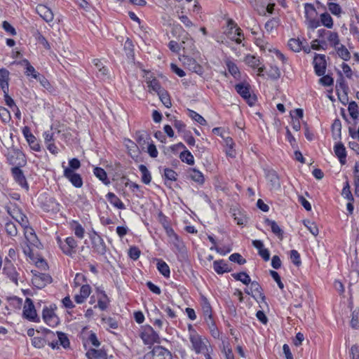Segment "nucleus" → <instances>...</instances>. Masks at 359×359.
I'll use <instances>...</instances> for the list:
<instances>
[{"label":"nucleus","instance_id":"f257e3e1","mask_svg":"<svg viewBox=\"0 0 359 359\" xmlns=\"http://www.w3.org/2000/svg\"><path fill=\"white\" fill-rule=\"evenodd\" d=\"M226 39L241 44L244 39L243 30L238 26L237 23L232 19H229L226 22V27L224 31Z\"/></svg>","mask_w":359,"mask_h":359},{"label":"nucleus","instance_id":"f03ea898","mask_svg":"<svg viewBox=\"0 0 359 359\" xmlns=\"http://www.w3.org/2000/svg\"><path fill=\"white\" fill-rule=\"evenodd\" d=\"M56 242L60 249L65 255L73 257L76 253L78 242L73 236H68L65 239L57 236Z\"/></svg>","mask_w":359,"mask_h":359},{"label":"nucleus","instance_id":"7ed1b4c3","mask_svg":"<svg viewBox=\"0 0 359 359\" xmlns=\"http://www.w3.org/2000/svg\"><path fill=\"white\" fill-rule=\"evenodd\" d=\"M317 15V11L312 4H304L305 24L308 29L314 30L320 27V21Z\"/></svg>","mask_w":359,"mask_h":359},{"label":"nucleus","instance_id":"20e7f679","mask_svg":"<svg viewBox=\"0 0 359 359\" xmlns=\"http://www.w3.org/2000/svg\"><path fill=\"white\" fill-rule=\"evenodd\" d=\"M189 340L191 344V349L196 353L199 354L208 351L209 341L206 338L202 337L196 332H192V334L189 336Z\"/></svg>","mask_w":359,"mask_h":359},{"label":"nucleus","instance_id":"39448f33","mask_svg":"<svg viewBox=\"0 0 359 359\" xmlns=\"http://www.w3.org/2000/svg\"><path fill=\"white\" fill-rule=\"evenodd\" d=\"M22 317L25 319L33 323H39L41 321L39 316L37 315L36 311L33 301L27 297L25 300L23 306Z\"/></svg>","mask_w":359,"mask_h":359},{"label":"nucleus","instance_id":"423d86ee","mask_svg":"<svg viewBox=\"0 0 359 359\" xmlns=\"http://www.w3.org/2000/svg\"><path fill=\"white\" fill-rule=\"evenodd\" d=\"M81 166L80 161L76 158L70 159L68 162V165L64 167V176L68 180H82L81 176L76 173L75 171Z\"/></svg>","mask_w":359,"mask_h":359},{"label":"nucleus","instance_id":"0eeeda50","mask_svg":"<svg viewBox=\"0 0 359 359\" xmlns=\"http://www.w3.org/2000/svg\"><path fill=\"white\" fill-rule=\"evenodd\" d=\"M140 336L146 345H152L155 343L160 342L158 334L150 325L144 326Z\"/></svg>","mask_w":359,"mask_h":359},{"label":"nucleus","instance_id":"6e6552de","mask_svg":"<svg viewBox=\"0 0 359 359\" xmlns=\"http://www.w3.org/2000/svg\"><path fill=\"white\" fill-rule=\"evenodd\" d=\"M38 201L45 212L55 213L60 211V204L54 198H47L46 194H41Z\"/></svg>","mask_w":359,"mask_h":359},{"label":"nucleus","instance_id":"1a4fd4ad","mask_svg":"<svg viewBox=\"0 0 359 359\" xmlns=\"http://www.w3.org/2000/svg\"><path fill=\"white\" fill-rule=\"evenodd\" d=\"M236 92L247 102L250 106H252L256 97L250 93V86L248 83H239L235 86Z\"/></svg>","mask_w":359,"mask_h":359},{"label":"nucleus","instance_id":"9d476101","mask_svg":"<svg viewBox=\"0 0 359 359\" xmlns=\"http://www.w3.org/2000/svg\"><path fill=\"white\" fill-rule=\"evenodd\" d=\"M3 273L6 276L9 280L15 285H18V280L20 279V274L17 271L16 268L12 263L11 260L6 257L4 260V266L3 268Z\"/></svg>","mask_w":359,"mask_h":359},{"label":"nucleus","instance_id":"9b49d317","mask_svg":"<svg viewBox=\"0 0 359 359\" xmlns=\"http://www.w3.org/2000/svg\"><path fill=\"white\" fill-rule=\"evenodd\" d=\"M92 248L93 252L104 255L107 252L106 244L102 238L98 235L96 232H94L90 236Z\"/></svg>","mask_w":359,"mask_h":359},{"label":"nucleus","instance_id":"f8f14e48","mask_svg":"<svg viewBox=\"0 0 359 359\" xmlns=\"http://www.w3.org/2000/svg\"><path fill=\"white\" fill-rule=\"evenodd\" d=\"M244 62L248 67L252 69H257V75L263 76V73L264 72V66L262 65L261 60L259 57L254 55L248 54L244 57Z\"/></svg>","mask_w":359,"mask_h":359},{"label":"nucleus","instance_id":"ddd939ff","mask_svg":"<svg viewBox=\"0 0 359 359\" xmlns=\"http://www.w3.org/2000/svg\"><path fill=\"white\" fill-rule=\"evenodd\" d=\"M144 359H170V353L164 347L156 346L144 355Z\"/></svg>","mask_w":359,"mask_h":359},{"label":"nucleus","instance_id":"4468645a","mask_svg":"<svg viewBox=\"0 0 359 359\" xmlns=\"http://www.w3.org/2000/svg\"><path fill=\"white\" fill-rule=\"evenodd\" d=\"M42 318L43 321L50 327H55L58 325L60 320L54 312L53 309L44 307L42 311Z\"/></svg>","mask_w":359,"mask_h":359},{"label":"nucleus","instance_id":"2eb2a0df","mask_svg":"<svg viewBox=\"0 0 359 359\" xmlns=\"http://www.w3.org/2000/svg\"><path fill=\"white\" fill-rule=\"evenodd\" d=\"M339 78L336 81V92L340 100L342 98L347 100L348 86L341 72H339Z\"/></svg>","mask_w":359,"mask_h":359},{"label":"nucleus","instance_id":"dca6fc26","mask_svg":"<svg viewBox=\"0 0 359 359\" xmlns=\"http://www.w3.org/2000/svg\"><path fill=\"white\" fill-rule=\"evenodd\" d=\"M315 73L317 76H323L325 73L327 62L325 55H316L313 60Z\"/></svg>","mask_w":359,"mask_h":359},{"label":"nucleus","instance_id":"f3484780","mask_svg":"<svg viewBox=\"0 0 359 359\" xmlns=\"http://www.w3.org/2000/svg\"><path fill=\"white\" fill-rule=\"evenodd\" d=\"M36 12L47 23L53 22L54 19L53 12L44 4H38L36 7Z\"/></svg>","mask_w":359,"mask_h":359},{"label":"nucleus","instance_id":"a211bd4d","mask_svg":"<svg viewBox=\"0 0 359 359\" xmlns=\"http://www.w3.org/2000/svg\"><path fill=\"white\" fill-rule=\"evenodd\" d=\"M7 159L10 164L13 165L23 166L26 163L25 155L19 151H14L8 154Z\"/></svg>","mask_w":359,"mask_h":359},{"label":"nucleus","instance_id":"6ab92c4d","mask_svg":"<svg viewBox=\"0 0 359 359\" xmlns=\"http://www.w3.org/2000/svg\"><path fill=\"white\" fill-rule=\"evenodd\" d=\"M183 64L186 67H187V68L190 71H191L198 75H202L203 74V67L193 57H191L189 56L184 57Z\"/></svg>","mask_w":359,"mask_h":359},{"label":"nucleus","instance_id":"aec40b11","mask_svg":"<svg viewBox=\"0 0 359 359\" xmlns=\"http://www.w3.org/2000/svg\"><path fill=\"white\" fill-rule=\"evenodd\" d=\"M10 72L2 67L0 69V88L3 93L9 90Z\"/></svg>","mask_w":359,"mask_h":359},{"label":"nucleus","instance_id":"412c9836","mask_svg":"<svg viewBox=\"0 0 359 359\" xmlns=\"http://www.w3.org/2000/svg\"><path fill=\"white\" fill-rule=\"evenodd\" d=\"M24 234L27 241L33 246L38 247L39 241L34 231V229L29 226H26L24 229Z\"/></svg>","mask_w":359,"mask_h":359},{"label":"nucleus","instance_id":"4be33fe9","mask_svg":"<svg viewBox=\"0 0 359 359\" xmlns=\"http://www.w3.org/2000/svg\"><path fill=\"white\" fill-rule=\"evenodd\" d=\"M69 229L79 239H83L85 236V229L77 221L72 220L69 223Z\"/></svg>","mask_w":359,"mask_h":359},{"label":"nucleus","instance_id":"5701e85b","mask_svg":"<svg viewBox=\"0 0 359 359\" xmlns=\"http://www.w3.org/2000/svg\"><path fill=\"white\" fill-rule=\"evenodd\" d=\"M91 292V289L89 285H83L80 288V292L79 294H76L74 300L77 304L83 303L86 299L89 297Z\"/></svg>","mask_w":359,"mask_h":359},{"label":"nucleus","instance_id":"b1692460","mask_svg":"<svg viewBox=\"0 0 359 359\" xmlns=\"http://www.w3.org/2000/svg\"><path fill=\"white\" fill-rule=\"evenodd\" d=\"M213 269L218 274H223L231 271V268L226 262L223 259L215 261L213 262Z\"/></svg>","mask_w":359,"mask_h":359},{"label":"nucleus","instance_id":"393cba45","mask_svg":"<svg viewBox=\"0 0 359 359\" xmlns=\"http://www.w3.org/2000/svg\"><path fill=\"white\" fill-rule=\"evenodd\" d=\"M163 225L167 236L170 238V241L172 242L177 248H180L181 241L178 236L174 231L173 229L166 223H163Z\"/></svg>","mask_w":359,"mask_h":359},{"label":"nucleus","instance_id":"a878e982","mask_svg":"<svg viewBox=\"0 0 359 359\" xmlns=\"http://www.w3.org/2000/svg\"><path fill=\"white\" fill-rule=\"evenodd\" d=\"M225 65L228 69V72L231 75L236 79H241V72L237 66V65L232 61L231 59L227 58L225 60Z\"/></svg>","mask_w":359,"mask_h":359},{"label":"nucleus","instance_id":"bb28decb","mask_svg":"<svg viewBox=\"0 0 359 359\" xmlns=\"http://www.w3.org/2000/svg\"><path fill=\"white\" fill-rule=\"evenodd\" d=\"M335 155L338 157L341 163L344 164L346 162V151L344 145L341 142L335 144L334 147Z\"/></svg>","mask_w":359,"mask_h":359},{"label":"nucleus","instance_id":"cd10ccee","mask_svg":"<svg viewBox=\"0 0 359 359\" xmlns=\"http://www.w3.org/2000/svg\"><path fill=\"white\" fill-rule=\"evenodd\" d=\"M20 64L22 65L25 66V74L27 76H28V77L30 76L35 79L37 76H39V73L36 71V69H34V67L32 65H31L30 62H29V60L27 59H23L22 60H21Z\"/></svg>","mask_w":359,"mask_h":359},{"label":"nucleus","instance_id":"c85d7f7f","mask_svg":"<svg viewBox=\"0 0 359 359\" xmlns=\"http://www.w3.org/2000/svg\"><path fill=\"white\" fill-rule=\"evenodd\" d=\"M86 355L88 359H107L106 352L102 349L90 348Z\"/></svg>","mask_w":359,"mask_h":359},{"label":"nucleus","instance_id":"c756f323","mask_svg":"<svg viewBox=\"0 0 359 359\" xmlns=\"http://www.w3.org/2000/svg\"><path fill=\"white\" fill-rule=\"evenodd\" d=\"M106 198H107L109 202L115 208L120 209V210L126 209V206H125L124 203L114 193H111V192L108 193L106 195Z\"/></svg>","mask_w":359,"mask_h":359},{"label":"nucleus","instance_id":"7c9ffc66","mask_svg":"<svg viewBox=\"0 0 359 359\" xmlns=\"http://www.w3.org/2000/svg\"><path fill=\"white\" fill-rule=\"evenodd\" d=\"M245 292L248 294H252L253 292H255L256 294L259 295V297L262 299H264L265 297L262 293V289L260 285L257 281H252L250 283V288L245 289Z\"/></svg>","mask_w":359,"mask_h":359},{"label":"nucleus","instance_id":"2f4dec72","mask_svg":"<svg viewBox=\"0 0 359 359\" xmlns=\"http://www.w3.org/2000/svg\"><path fill=\"white\" fill-rule=\"evenodd\" d=\"M334 50L338 56L343 60L348 61L351 59L350 52L346 47L341 43L339 46H337V47L334 48Z\"/></svg>","mask_w":359,"mask_h":359},{"label":"nucleus","instance_id":"473e14b6","mask_svg":"<svg viewBox=\"0 0 359 359\" xmlns=\"http://www.w3.org/2000/svg\"><path fill=\"white\" fill-rule=\"evenodd\" d=\"M265 224L270 226L271 231L276 235L278 238H282L283 236V231L274 220L266 219Z\"/></svg>","mask_w":359,"mask_h":359},{"label":"nucleus","instance_id":"72a5a7b5","mask_svg":"<svg viewBox=\"0 0 359 359\" xmlns=\"http://www.w3.org/2000/svg\"><path fill=\"white\" fill-rule=\"evenodd\" d=\"M319 21L320 26L323 25L327 29H332L333 27V19L327 12L320 14Z\"/></svg>","mask_w":359,"mask_h":359},{"label":"nucleus","instance_id":"f704fd0d","mask_svg":"<svg viewBox=\"0 0 359 359\" xmlns=\"http://www.w3.org/2000/svg\"><path fill=\"white\" fill-rule=\"evenodd\" d=\"M156 267L161 274L165 278H169L170 270L169 266L162 259H157Z\"/></svg>","mask_w":359,"mask_h":359},{"label":"nucleus","instance_id":"c9c22d12","mask_svg":"<svg viewBox=\"0 0 359 359\" xmlns=\"http://www.w3.org/2000/svg\"><path fill=\"white\" fill-rule=\"evenodd\" d=\"M44 332L46 334V339L48 341V346L52 347V348H53V349L58 348L59 343H58V341H57V339H55V333L48 329H45Z\"/></svg>","mask_w":359,"mask_h":359},{"label":"nucleus","instance_id":"e433bc0d","mask_svg":"<svg viewBox=\"0 0 359 359\" xmlns=\"http://www.w3.org/2000/svg\"><path fill=\"white\" fill-rule=\"evenodd\" d=\"M358 108V104L355 101L351 102L348 107V111L351 118L355 121V124L358 123L357 121L359 116V111Z\"/></svg>","mask_w":359,"mask_h":359},{"label":"nucleus","instance_id":"4c0bfd02","mask_svg":"<svg viewBox=\"0 0 359 359\" xmlns=\"http://www.w3.org/2000/svg\"><path fill=\"white\" fill-rule=\"evenodd\" d=\"M187 114L192 120L196 121L200 125L205 126L207 124L206 120L196 111H195L192 109H188Z\"/></svg>","mask_w":359,"mask_h":359},{"label":"nucleus","instance_id":"58836bf2","mask_svg":"<svg viewBox=\"0 0 359 359\" xmlns=\"http://www.w3.org/2000/svg\"><path fill=\"white\" fill-rule=\"evenodd\" d=\"M326 39L329 45L334 48L340 43L339 36L336 32L331 31Z\"/></svg>","mask_w":359,"mask_h":359},{"label":"nucleus","instance_id":"ea45409f","mask_svg":"<svg viewBox=\"0 0 359 359\" xmlns=\"http://www.w3.org/2000/svg\"><path fill=\"white\" fill-rule=\"evenodd\" d=\"M208 327V329L210 330V332L211 334V335L215 338V339H219V331L218 330L217 326L215 325V321L213 320V318H210V319H207L205 320Z\"/></svg>","mask_w":359,"mask_h":359},{"label":"nucleus","instance_id":"a19ab883","mask_svg":"<svg viewBox=\"0 0 359 359\" xmlns=\"http://www.w3.org/2000/svg\"><path fill=\"white\" fill-rule=\"evenodd\" d=\"M180 158L182 162H184L188 165H193L194 163V156L187 149H184L180 153Z\"/></svg>","mask_w":359,"mask_h":359},{"label":"nucleus","instance_id":"79ce46f5","mask_svg":"<svg viewBox=\"0 0 359 359\" xmlns=\"http://www.w3.org/2000/svg\"><path fill=\"white\" fill-rule=\"evenodd\" d=\"M157 94H158L161 101L162 102V103L163 104V105L165 107L169 108L171 107L172 103H171L170 97L167 90H165V89H163L162 90H160V92Z\"/></svg>","mask_w":359,"mask_h":359},{"label":"nucleus","instance_id":"37998d69","mask_svg":"<svg viewBox=\"0 0 359 359\" xmlns=\"http://www.w3.org/2000/svg\"><path fill=\"white\" fill-rule=\"evenodd\" d=\"M231 276L235 280H239L246 285L251 283L250 277L245 272L232 273Z\"/></svg>","mask_w":359,"mask_h":359},{"label":"nucleus","instance_id":"c03bdc74","mask_svg":"<svg viewBox=\"0 0 359 359\" xmlns=\"http://www.w3.org/2000/svg\"><path fill=\"white\" fill-rule=\"evenodd\" d=\"M147 83L148 84V88H149V91L150 93L155 92L156 93H158L160 90H162L163 89L161 87L159 81L155 78L147 81Z\"/></svg>","mask_w":359,"mask_h":359},{"label":"nucleus","instance_id":"a18cd8bd","mask_svg":"<svg viewBox=\"0 0 359 359\" xmlns=\"http://www.w3.org/2000/svg\"><path fill=\"white\" fill-rule=\"evenodd\" d=\"M126 187H128L135 194L140 197L143 195L142 188L133 181H127L125 184Z\"/></svg>","mask_w":359,"mask_h":359},{"label":"nucleus","instance_id":"49530a36","mask_svg":"<svg viewBox=\"0 0 359 359\" xmlns=\"http://www.w3.org/2000/svg\"><path fill=\"white\" fill-rule=\"evenodd\" d=\"M51 277L47 274L41 273L40 276H36L34 279V282L38 284V287H42L46 283H50Z\"/></svg>","mask_w":359,"mask_h":359},{"label":"nucleus","instance_id":"de8ad7c7","mask_svg":"<svg viewBox=\"0 0 359 359\" xmlns=\"http://www.w3.org/2000/svg\"><path fill=\"white\" fill-rule=\"evenodd\" d=\"M279 24L280 20L278 18H272L265 23L264 27L267 32L271 33Z\"/></svg>","mask_w":359,"mask_h":359},{"label":"nucleus","instance_id":"09e8293b","mask_svg":"<svg viewBox=\"0 0 359 359\" xmlns=\"http://www.w3.org/2000/svg\"><path fill=\"white\" fill-rule=\"evenodd\" d=\"M327 43L325 39H315L311 42V48L316 50H325Z\"/></svg>","mask_w":359,"mask_h":359},{"label":"nucleus","instance_id":"8fccbe9b","mask_svg":"<svg viewBox=\"0 0 359 359\" xmlns=\"http://www.w3.org/2000/svg\"><path fill=\"white\" fill-rule=\"evenodd\" d=\"M33 36H34L35 39L43 45V46L46 49H50V46L48 43V41L46 40V39L43 36V35L39 32V30H36L34 33L33 34Z\"/></svg>","mask_w":359,"mask_h":359},{"label":"nucleus","instance_id":"3c124183","mask_svg":"<svg viewBox=\"0 0 359 359\" xmlns=\"http://www.w3.org/2000/svg\"><path fill=\"white\" fill-rule=\"evenodd\" d=\"M57 341H58L59 345L65 348L69 346L70 343L68 337L66 334L62 332H57Z\"/></svg>","mask_w":359,"mask_h":359},{"label":"nucleus","instance_id":"603ef678","mask_svg":"<svg viewBox=\"0 0 359 359\" xmlns=\"http://www.w3.org/2000/svg\"><path fill=\"white\" fill-rule=\"evenodd\" d=\"M341 196L348 201H354L353 196L350 190V186L347 181L343 187L342 191H341Z\"/></svg>","mask_w":359,"mask_h":359},{"label":"nucleus","instance_id":"864d4df0","mask_svg":"<svg viewBox=\"0 0 359 359\" xmlns=\"http://www.w3.org/2000/svg\"><path fill=\"white\" fill-rule=\"evenodd\" d=\"M226 145L227 149L226 150V154L227 156L230 157H235V151L233 149L234 143L233 139L231 137H227L225 140Z\"/></svg>","mask_w":359,"mask_h":359},{"label":"nucleus","instance_id":"5fc2aeb1","mask_svg":"<svg viewBox=\"0 0 359 359\" xmlns=\"http://www.w3.org/2000/svg\"><path fill=\"white\" fill-rule=\"evenodd\" d=\"M304 226L307 228V229L313 235V236H317L318 234V228L317 226V225L310 221V220H304L303 222Z\"/></svg>","mask_w":359,"mask_h":359},{"label":"nucleus","instance_id":"6e6d98bb","mask_svg":"<svg viewBox=\"0 0 359 359\" xmlns=\"http://www.w3.org/2000/svg\"><path fill=\"white\" fill-rule=\"evenodd\" d=\"M22 166L15 165L11 168V173L14 180H25L22 170H21Z\"/></svg>","mask_w":359,"mask_h":359},{"label":"nucleus","instance_id":"4d7b16f0","mask_svg":"<svg viewBox=\"0 0 359 359\" xmlns=\"http://www.w3.org/2000/svg\"><path fill=\"white\" fill-rule=\"evenodd\" d=\"M29 138L27 140L30 148L35 151H41L40 144L38 142L36 137L34 135L29 136Z\"/></svg>","mask_w":359,"mask_h":359},{"label":"nucleus","instance_id":"13d9d810","mask_svg":"<svg viewBox=\"0 0 359 359\" xmlns=\"http://www.w3.org/2000/svg\"><path fill=\"white\" fill-rule=\"evenodd\" d=\"M302 42L299 39H290L288 41L289 48L294 52H299L301 50Z\"/></svg>","mask_w":359,"mask_h":359},{"label":"nucleus","instance_id":"bf43d9fd","mask_svg":"<svg viewBox=\"0 0 359 359\" xmlns=\"http://www.w3.org/2000/svg\"><path fill=\"white\" fill-rule=\"evenodd\" d=\"M327 7L329 11L334 15L339 16L341 13V6L336 3L329 2L327 3Z\"/></svg>","mask_w":359,"mask_h":359},{"label":"nucleus","instance_id":"052dcab7","mask_svg":"<svg viewBox=\"0 0 359 359\" xmlns=\"http://www.w3.org/2000/svg\"><path fill=\"white\" fill-rule=\"evenodd\" d=\"M203 314L205 320L212 318V308L208 302H205L202 306Z\"/></svg>","mask_w":359,"mask_h":359},{"label":"nucleus","instance_id":"680f3d73","mask_svg":"<svg viewBox=\"0 0 359 359\" xmlns=\"http://www.w3.org/2000/svg\"><path fill=\"white\" fill-rule=\"evenodd\" d=\"M5 229L10 236H15L18 233L17 227L13 222H7L5 225Z\"/></svg>","mask_w":359,"mask_h":359},{"label":"nucleus","instance_id":"e2e57ef3","mask_svg":"<svg viewBox=\"0 0 359 359\" xmlns=\"http://www.w3.org/2000/svg\"><path fill=\"white\" fill-rule=\"evenodd\" d=\"M233 219L234 221L237 223L238 225L243 226L245 225V224L248 222L247 217L245 215L242 214L240 212H238L237 213H233Z\"/></svg>","mask_w":359,"mask_h":359},{"label":"nucleus","instance_id":"0e129e2a","mask_svg":"<svg viewBox=\"0 0 359 359\" xmlns=\"http://www.w3.org/2000/svg\"><path fill=\"white\" fill-rule=\"evenodd\" d=\"M141 147L144 149H147V152L150 155V156L155 158L158 156V152L156 147V145L151 142L148 145H141Z\"/></svg>","mask_w":359,"mask_h":359},{"label":"nucleus","instance_id":"69168bd1","mask_svg":"<svg viewBox=\"0 0 359 359\" xmlns=\"http://www.w3.org/2000/svg\"><path fill=\"white\" fill-rule=\"evenodd\" d=\"M0 118L4 123H8L11 118L10 111L5 107L0 106Z\"/></svg>","mask_w":359,"mask_h":359},{"label":"nucleus","instance_id":"338daca9","mask_svg":"<svg viewBox=\"0 0 359 359\" xmlns=\"http://www.w3.org/2000/svg\"><path fill=\"white\" fill-rule=\"evenodd\" d=\"M351 326L353 329L359 327V311L354 310L351 314Z\"/></svg>","mask_w":359,"mask_h":359},{"label":"nucleus","instance_id":"774afa93","mask_svg":"<svg viewBox=\"0 0 359 359\" xmlns=\"http://www.w3.org/2000/svg\"><path fill=\"white\" fill-rule=\"evenodd\" d=\"M93 173L95 176L100 180H107L106 171L100 167H95L93 168Z\"/></svg>","mask_w":359,"mask_h":359}]
</instances>
